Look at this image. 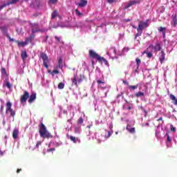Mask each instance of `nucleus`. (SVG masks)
<instances>
[{
  "label": "nucleus",
  "mask_w": 177,
  "mask_h": 177,
  "mask_svg": "<svg viewBox=\"0 0 177 177\" xmlns=\"http://www.w3.org/2000/svg\"><path fill=\"white\" fill-rule=\"evenodd\" d=\"M39 133L41 136V138H43L44 139H50L53 138V136L46 129V127L44 123H41L39 126Z\"/></svg>",
  "instance_id": "f257e3e1"
},
{
  "label": "nucleus",
  "mask_w": 177,
  "mask_h": 177,
  "mask_svg": "<svg viewBox=\"0 0 177 177\" xmlns=\"http://www.w3.org/2000/svg\"><path fill=\"white\" fill-rule=\"evenodd\" d=\"M88 55L91 59H95V60H97V62H100V63H104L105 66H109V61L105 59L104 57H100V55L93 50H89Z\"/></svg>",
  "instance_id": "f03ea898"
},
{
  "label": "nucleus",
  "mask_w": 177,
  "mask_h": 177,
  "mask_svg": "<svg viewBox=\"0 0 177 177\" xmlns=\"http://www.w3.org/2000/svg\"><path fill=\"white\" fill-rule=\"evenodd\" d=\"M6 114H7V115H10V117H12L13 118H15L16 115V111L12 109V102H8L6 103Z\"/></svg>",
  "instance_id": "7ed1b4c3"
},
{
  "label": "nucleus",
  "mask_w": 177,
  "mask_h": 177,
  "mask_svg": "<svg viewBox=\"0 0 177 177\" xmlns=\"http://www.w3.org/2000/svg\"><path fill=\"white\" fill-rule=\"evenodd\" d=\"M30 26L32 27V34H35V32H45L46 31H48L46 29L41 30L38 29L39 24L37 23L30 24Z\"/></svg>",
  "instance_id": "20e7f679"
},
{
  "label": "nucleus",
  "mask_w": 177,
  "mask_h": 177,
  "mask_svg": "<svg viewBox=\"0 0 177 177\" xmlns=\"http://www.w3.org/2000/svg\"><path fill=\"white\" fill-rule=\"evenodd\" d=\"M40 57L43 60V66H44L46 68H49V65H48V63H49V58L48 57V55L44 53H41L40 54Z\"/></svg>",
  "instance_id": "39448f33"
},
{
  "label": "nucleus",
  "mask_w": 177,
  "mask_h": 177,
  "mask_svg": "<svg viewBox=\"0 0 177 177\" xmlns=\"http://www.w3.org/2000/svg\"><path fill=\"white\" fill-rule=\"evenodd\" d=\"M28 97H30V93L27 91H24V94L22 95L20 98L21 103H26Z\"/></svg>",
  "instance_id": "423d86ee"
},
{
  "label": "nucleus",
  "mask_w": 177,
  "mask_h": 177,
  "mask_svg": "<svg viewBox=\"0 0 177 177\" xmlns=\"http://www.w3.org/2000/svg\"><path fill=\"white\" fill-rule=\"evenodd\" d=\"M149 27V24L147 22L140 21L138 24V30L143 31L144 28H147Z\"/></svg>",
  "instance_id": "0eeeda50"
},
{
  "label": "nucleus",
  "mask_w": 177,
  "mask_h": 177,
  "mask_svg": "<svg viewBox=\"0 0 177 177\" xmlns=\"http://www.w3.org/2000/svg\"><path fill=\"white\" fill-rule=\"evenodd\" d=\"M149 48V49L152 48V49H154L155 52H160V50H161V45L159 43H157L155 46L151 44Z\"/></svg>",
  "instance_id": "6e6552de"
},
{
  "label": "nucleus",
  "mask_w": 177,
  "mask_h": 177,
  "mask_svg": "<svg viewBox=\"0 0 177 177\" xmlns=\"http://www.w3.org/2000/svg\"><path fill=\"white\" fill-rule=\"evenodd\" d=\"M79 8H85L88 5V1L86 0H80V2L77 4Z\"/></svg>",
  "instance_id": "1a4fd4ad"
},
{
  "label": "nucleus",
  "mask_w": 177,
  "mask_h": 177,
  "mask_svg": "<svg viewBox=\"0 0 177 177\" xmlns=\"http://www.w3.org/2000/svg\"><path fill=\"white\" fill-rule=\"evenodd\" d=\"M35 99H37V93H33L31 94V95L29 97L28 100V103H32L34 102V100H35Z\"/></svg>",
  "instance_id": "9d476101"
},
{
  "label": "nucleus",
  "mask_w": 177,
  "mask_h": 177,
  "mask_svg": "<svg viewBox=\"0 0 177 177\" xmlns=\"http://www.w3.org/2000/svg\"><path fill=\"white\" fill-rule=\"evenodd\" d=\"M159 60H160L161 64H162V63H164V61L165 60V53H164V50H162L160 52V56L159 57Z\"/></svg>",
  "instance_id": "9b49d317"
},
{
  "label": "nucleus",
  "mask_w": 177,
  "mask_h": 177,
  "mask_svg": "<svg viewBox=\"0 0 177 177\" xmlns=\"http://www.w3.org/2000/svg\"><path fill=\"white\" fill-rule=\"evenodd\" d=\"M72 85H75L76 88H78V80H77V75H74L73 78L71 79Z\"/></svg>",
  "instance_id": "f8f14e48"
},
{
  "label": "nucleus",
  "mask_w": 177,
  "mask_h": 177,
  "mask_svg": "<svg viewBox=\"0 0 177 177\" xmlns=\"http://www.w3.org/2000/svg\"><path fill=\"white\" fill-rule=\"evenodd\" d=\"M127 131L129 132V133H135V127H131L129 124H127L126 127Z\"/></svg>",
  "instance_id": "ddd939ff"
},
{
  "label": "nucleus",
  "mask_w": 177,
  "mask_h": 177,
  "mask_svg": "<svg viewBox=\"0 0 177 177\" xmlns=\"http://www.w3.org/2000/svg\"><path fill=\"white\" fill-rule=\"evenodd\" d=\"M149 49H150V48H147L144 52L143 53H145L147 55V57L151 58L153 57V54L149 50Z\"/></svg>",
  "instance_id": "4468645a"
},
{
  "label": "nucleus",
  "mask_w": 177,
  "mask_h": 177,
  "mask_svg": "<svg viewBox=\"0 0 177 177\" xmlns=\"http://www.w3.org/2000/svg\"><path fill=\"white\" fill-rule=\"evenodd\" d=\"M19 137V129H15L12 132V138L13 139H16Z\"/></svg>",
  "instance_id": "2eb2a0df"
},
{
  "label": "nucleus",
  "mask_w": 177,
  "mask_h": 177,
  "mask_svg": "<svg viewBox=\"0 0 177 177\" xmlns=\"http://www.w3.org/2000/svg\"><path fill=\"white\" fill-rule=\"evenodd\" d=\"M69 139L71 140V142H73V143H77V142H79V143L81 142V140L80 139H78V138H75L73 136H71L69 137Z\"/></svg>",
  "instance_id": "dca6fc26"
},
{
  "label": "nucleus",
  "mask_w": 177,
  "mask_h": 177,
  "mask_svg": "<svg viewBox=\"0 0 177 177\" xmlns=\"http://www.w3.org/2000/svg\"><path fill=\"white\" fill-rule=\"evenodd\" d=\"M136 1H130L129 3H127V5L126 6V9H128V8H131V6H133V5H136Z\"/></svg>",
  "instance_id": "f3484780"
},
{
  "label": "nucleus",
  "mask_w": 177,
  "mask_h": 177,
  "mask_svg": "<svg viewBox=\"0 0 177 177\" xmlns=\"http://www.w3.org/2000/svg\"><path fill=\"white\" fill-rule=\"evenodd\" d=\"M28 55H27V51H21V57L22 60H26L27 59Z\"/></svg>",
  "instance_id": "a211bd4d"
},
{
  "label": "nucleus",
  "mask_w": 177,
  "mask_h": 177,
  "mask_svg": "<svg viewBox=\"0 0 177 177\" xmlns=\"http://www.w3.org/2000/svg\"><path fill=\"white\" fill-rule=\"evenodd\" d=\"M170 99L171 100H173V103L174 104H175V106H177V99H176V97H175V95L171 94L170 95Z\"/></svg>",
  "instance_id": "6ab92c4d"
},
{
  "label": "nucleus",
  "mask_w": 177,
  "mask_h": 177,
  "mask_svg": "<svg viewBox=\"0 0 177 177\" xmlns=\"http://www.w3.org/2000/svg\"><path fill=\"white\" fill-rule=\"evenodd\" d=\"M16 44H18V46H26V45H27V42L24 41H19V40H15Z\"/></svg>",
  "instance_id": "aec40b11"
},
{
  "label": "nucleus",
  "mask_w": 177,
  "mask_h": 177,
  "mask_svg": "<svg viewBox=\"0 0 177 177\" xmlns=\"http://www.w3.org/2000/svg\"><path fill=\"white\" fill-rule=\"evenodd\" d=\"M172 21L174 27L177 26V16L176 15H172Z\"/></svg>",
  "instance_id": "412c9836"
},
{
  "label": "nucleus",
  "mask_w": 177,
  "mask_h": 177,
  "mask_svg": "<svg viewBox=\"0 0 177 177\" xmlns=\"http://www.w3.org/2000/svg\"><path fill=\"white\" fill-rule=\"evenodd\" d=\"M97 84L101 88L102 85H104L105 82L104 80H97Z\"/></svg>",
  "instance_id": "4be33fe9"
},
{
  "label": "nucleus",
  "mask_w": 177,
  "mask_h": 177,
  "mask_svg": "<svg viewBox=\"0 0 177 177\" xmlns=\"http://www.w3.org/2000/svg\"><path fill=\"white\" fill-rule=\"evenodd\" d=\"M142 96H145V93L144 92H138L135 93V97H140Z\"/></svg>",
  "instance_id": "5701e85b"
},
{
  "label": "nucleus",
  "mask_w": 177,
  "mask_h": 177,
  "mask_svg": "<svg viewBox=\"0 0 177 177\" xmlns=\"http://www.w3.org/2000/svg\"><path fill=\"white\" fill-rule=\"evenodd\" d=\"M138 86H139L138 84H136V85H134V86L129 85V89H130V91H135V89H138Z\"/></svg>",
  "instance_id": "b1692460"
},
{
  "label": "nucleus",
  "mask_w": 177,
  "mask_h": 177,
  "mask_svg": "<svg viewBox=\"0 0 177 177\" xmlns=\"http://www.w3.org/2000/svg\"><path fill=\"white\" fill-rule=\"evenodd\" d=\"M84 78H85V76L84 75H80V78L77 79L78 84H81L84 81Z\"/></svg>",
  "instance_id": "393cba45"
},
{
  "label": "nucleus",
  "mask_w": 177,
  "mask_h": 177,
  "mask_svg": "<svg viewBox=\"0 0 177 177\" xmlns=\"http://www.w3.org/2000/svg\"><path fill=\"white\" fill-rule=\"evenodd\" d=\"M137 31H138V32L135 35V39H136V38H138V37H140V35H142V30H140L137 28Z\"/></svg>",
  "instance_id": "a878e982"
},
{
  "label": "nucleus",
  "mask_w": 177,
  "mask_h": 177,
  "mask_svg": "<svg viewBox=\"0 0 177 177\" xmlns=\"http://www.w3.org/2000/svg\"><path fill=\"white\" fill-rule=\"evenodd\" d=\"M57 17V11L54 10L51 14V19H56Z\"/></svg>",
  "instance_id": "bb28decb"
},
{
  "label": "nucleus",
  "mask_w": 177,
  "mask_h": 177,
  "mask_svg": "<svg viewBox=\"0 0 177 177\" xmlns=\"http://www.w3.org/2000/svg\"><path fill=\"white\" fill-rule=\"evenodd\" d=\"M136 64H137V70L139 68V66H140V63H142V61L139 58L136 59Z\"/></svg>",
  "instance_id": "cd10ccee"
},
{
  "label": "nucleus",
  "mask_w": 177,
  "mask_h": 177,
  "mask_svg": "<svg viewBox=\"0 0 177 177\" xmlns=\"http://www.w3.org/2000/svg\"><path fill=\"white\" fill-rule=\"evenodd\" d=\"M58 89H64V83L63 82L59 83Z\"/></svg>",
  "instance_id": "c85d7f7f"
},
{
  "label": "nucleus",
  "mask_w": 177,
  "mask_h": 177,
  "mask_svg": "<svg viewBox=\"0 0 177 177\" xmlns=\"http://www.w3.org/2000/svg\"><path fill=\"white\" fill-rule=\"evenodd\" d=\"M77 124H79L80 125L84 124V119L82 118V117H80L78 120H77Z\"/></svg>",
  "instance_id": "c756f323"
},
{
  "label": "nucleus",
  "mask_w": 177,
  "mask_h": 177,
  "mask_svg": "<svg viewBox=\"0 0 177 177\" xmlns=\"http://www.w3.org/2000/svg\"><path fill=\"white\" fill-rule=\"evenodd\" d=\"M166 30H167V28H163L162 26H160L158 28V31H160V32H165Z\"/></svg>",
  "instance_id": "7c9ffc66"
},
{
  "label": "nucleus",
  "mask_w": 177,
  "mask_h": 177,
  "mask_svg": "<svg viewBox=\"0 0 177 177\" xmlns=\"http://www.w3.org/2000/svg\"><path fill=\"white\" fill-rule=\"evenodd\" d=\"M122 97V99H124V93L121 92L120 93H119L117 96H116V99L119 100L120 97Z\"/></svg>",
  "instance_id": "2f4dec72"
},
{
  "label": "nucleus",
  "mask_w": 177,
  "mask_h": 177,
  "mask_svg": "<svg viewBox=\"0 0 177 177\" xmlns=\"http://www.w3.org/2000/svg\"><path fill=\"white\" fill-rule=\"evenodd\" d=\"M1 74H3V75H8V73L6 72V69H5V68H1Z\"/></svg>",
  "instance_id": "473e14b6"
},
{
  "label": "nucleus",
  "mask_w": 177,
  "mask_h": 177,
  "mask_svg": "<svg viewBox=\"0 0 177 177\" xmlns=\"http://www.w3.org/2000/svg\"><path fill=\"white\" fill-rule=\"evenodd\" d=\"M19 1H20V0H10L9 2H10V3H11V5H16V3H17V2H19Z\"/></svg>",
  "instance_id": "72a5a7b5"
},
{
  "label": "nucleus",
  "mask_w": 177,
  "mask_h": 177,
  "mask_svg": "<svg viewBox=\"0 0 177 177\" xmlns=\"http://www.w3.org/2000/svg\"><path fill=\"white\" fill-rule=\"evenodd\" d=\"M170 131L171 132H176V129L175 128V127H174V125L171 124L170 125Z\"/></svg>",
  "instance_id": "f704fd0d"
},
{
  "label": "nucleus",
  "mask_w": 177,
  "mask_h": 177,
  "mask_svg": "<svg viewBox=\"0 0 177 177\" xmlns=\"http://www.w3.org/2000/svg\"><path fill=\"white\" fill-rule=\"evenodd\" d=\"M6 86H7V88H8V89H10V88H12V84H10V82H6Z\"/></svg>",
  "instance_id": "c9c22d12"
},
{
  "label": "nucleus",
  "mask_w": 177,
  "mask_h": 177,
  "mask_svg": "<svg viewBox=\"0 0 177 177\" xmlns=\"http://www.w3.org/2000/svg\"><path fill=\"white\" fill-rule=\"evenodd\" d=\"M166 136H167V142L169 143H171V142H172V139H171V138L169 137V134L166 133Z\"/></svg>",
  "instance_id": "e433bc0d"
},
{
  "label": "nucleus",
  "mask_w": 177,
  "mask_h": 177,
  "mask_svg": "<svg viewBox=\"0 0 177 177\" xmlns=\"http://www.w3.org/2000/svg\"><path fill=\"white\" fill-rule=\"evenodd\" d=\"M9 5H11L10 1H8L6 3L1 5V8H3H3H6V6H9Z\"/></svg>",
  "instance_id": "4c0bfd02"
},
{
  "label": "nucleus",
  "mask_w": 177,
  "mask_h": 177,
  "mask_svg": "<svg viewBox=\"0 0 177 177\" xmlns=\"http://www.w3.org/2000/svg\"><path fill=\"white\" fill-rule=\"evenodd\" d=\"M41 145H42V141H38L36 144V149H39V146H41Z\"/></svg>",
  "instance_id": "58836bf2"
},
{
  "label": "nucleus",
  "mask_w": 177,
  "mask_h": 177,
  "mask_svg": "<svg viewBox=\"0 0 177 177\" xmlns=\"http://www.w3.org/2000/svg\"><path fill=\"white\" fill-rule=\"evenodd\" d=\"M108 3H115L118 0H107Z\"/></svg>",
  "instance_id": "ea45409f"
},
{
  "label": "nucleus",
  "mask_w": 177,
  "mask_h": 177,
  "mask_svg": "<svg viewBox=\"0 0 177 177\" xmlns=\"http://www.w3.org/2000/svg\"><path fill=\"white\" fill-rule=\"evenodd\" d=\"M57 68H63V64L57 62Z\"/></svg>",
  "instance_id": "a19ab883"
},
{
  "label": "nucleus",
  "mask_w": 177,
  "mask_h": 177,
  "mask_svg": "<svg viewBox=\"0 0 177 177\" xmlns=\"http://www.w3.org/2000/svg\"><path fill=\"white\" fill-rule=\"evenodd\" d=\"M55 38L56 41H57V42H60L61 44H64V41H60V37H59L57 36H55Z\"/></svg>",
  "instance_id": "79ce46f5"
},
{
  "label": "nucleus",
  "mask_w": 177,
  "mask_h": 177,
  "mask_svg": "<svg viewBox=\"0 0 177 177\" xmlns=\"http://www.w3.org/2000/svg\"><path fill=\"white\" fill-rule=\"evenodd\" d=\"M75 13L77 16H82V13H81V12H80L78 10H75Z\"/></svg>",
  "instance_id": "37998d69"
},
{
  "label": "nucleus",
  "mask_w": 177,
  "mask_h": 177,
  "mask_svg": "<svg viewBox=\"0 0 177 177\" xmlns=\"http://www.w3.org/2000/svg\"><path fill=\"white\" fill-rule=\"evenodd\" d=\"M55 150H56V149H55V148H50V149H47V152L50 153V151H55Z\"/></svg>",
  "instance_id": "c03bdc74"
},
{
  "label": "nucleus",
  "mask_w": 177,
  "mask_h": 177,
  "mask_svg": "<svg viewBox=\"0 0 177 177\" xmlns=\"http://www.w3.org/2000/svg\"><path fill=\"white\" fill-rule=\"evenodd\" d=\"M122 82L124 84V85H127L128 88L129 87V82H128V81L123 80Z\"/></svg>",
  "instance_id": "a18cd8bd"
},
{
  "label": "nucleus",
  "mask_w": 177,
  "mask_h": 177,
  "mask_svg": "<svg viewBox=\"0 0 177 177\" xmlns=\"http://www.w3.org/2000/svg\"><path fill=\"white\" fill-rule=\"evenodd\" d=\"M57 63L63 64V57H59V59H58V62Z\"/></svg>",
  "instance_id": "49530a36"
},
{
  "label": "nucleus",
  "mask_w": 177,
  "mask_h": 177,
  "mask_svg": "<svg viewBox=\"0 0 177 177\" xmlns=\"http://www.w3.org/2000/svg\"><path fill=\"white\" fill-rule=\"evenodd\" d=\"M51 74L53 75V74H59V71L57 70H53L51 73Z\"/></svg>",
  "instance_id": "de8ad7c7"
},
{
  "label": "nucleus",
  "mask_w": 177,
  "mask_h": 177,
  "mask_svg": "<svg viewBox=\"0 0 177 177\" xmlns=\"http://www.w3.org/2000/svg\"><path fill=\"white\" fill-rule=\"evenodd\" d=\"M56 2H57V0H50V3L55 4Z\"/></svg>",
  "instance_id": "09e8293b"
},
{
  "label": "nucleus",
  "mask_w": 177,
  "mask_h": 177,
  "mask_svg": "<svg viewBox=\"0 0 177 177\" xmlns=\"http://www.w3.org/2000/svg\"><path fill=\"white\" fill-rule=\"evenodd\" d=\"M111 136V133L110 131H108V136H106V138H109Z\"/></svg>",
  "instance_id": "8fccbe9b"
},
{
  "label": "nucleus",
  "mask_w": 177,
  "mask_h": 177,
  "mask_svg": "<svg viewBox=\"0 0 177 177\" xmlns=\"http://www.w3.org/2000/svg\"><path fill=\"white\" fill-rule=\"evenodd\" d=\"M32 38H34V35H31L29 39H27L26 41H31V39H32Z\"/></svg>",
  "instance_id": "3c124183"
},
{
  "label": "nucleus",
  "mask_w": 177,
  "mask_h": 177,
  "mask_svg": "<svg viewBox=\"0 0 177 177\" xmlns=\"http://www.w3.org/2000/svg\"><path fill=\"white\" fill-rule=\"evenodd\" d=\"M20 172H21V169H18L17 170V174H20Z\"/></svg>",
  "instance_id": "603ef678"
},
{
  "label": "nucleus",
  "mask_w": 177,
  "mask_h": 177,
  "mask_svg": "<svg viewBox=\"0 0 177 177\" xmlns=\"http://www.w3.org/2000/svg\"><path fill=\"white\" fill-rule=\"evenodd\" d=\"M48 38H49V36H46V39L44 40V42H46L48 41Z\"/></svg>",
  "instance_id": "864d4df0"
},
{
  "label": "nucleus",
  "mask_w": 177,
  "mask_h": 177,
  "mask_svg": "<svg viewBox=\"0 0 177 177\" xmlns=\"http://www.w3.org/2000/svg\"><path fill=\"white\" fill-rule=\"evenodd\" d=\"M72 120H73V118H72L71 119H68V120H67V122H71Z\"/></svg>",
  "instance_id": "5fc2aeb1"
},
{
  "label": "nucleus",
  "mask_w": 177,
  "mask_h": 177,
  "mask_svg": "<svg viewBox=\"0 0 177 177\" xmlns=\"http://www.w3.org/2000/svg\"><path fill=\"white\" fill-rule=\"evenodd\" d=\"M157 121H162V118H160L157 120Z\"/></svg>",
  "instance_id": "6e6d98bb"
},
{
  "label": "nucleus",
  "mask_w": 177,
  "mask_h": 177,
  "mask_svg": "<svg viewBox=\"0 0 177 177\" xmlns=\"http://www.w3.org/2000/svg\"><path fill=\"white\" fill-rule=\"evenodd\" d=\"M1 111H3V106H1Z\"/></svg>",
  "instance_id": "4d7b16f0"
},
{
  "label": "nucleus",
  "mask_w": 177,
  "mask_h": 177,
  "mask_svg": "<svg viewBox=\"0 0 177 177\" xmlns=\"http://www.w3.org/2000/svg\"><path fill=\"white\" fill-rule=\"evenodd\" d=\"M163 38H165V32H162Z\"/></svg>",
  "instance_id": "13d9d810"
},
{
  "label": "nucleus",
  "mask_w": 177,
  "mask_h": 177,
  "mask_svg": "<svg viewBox=\"0 0 177 177\" xmlns=\"http://www.w3.org/2000/svg\"><path fill=\"white\" fill-rule=\"evenodd\" d=\"M9 39H10V41H15V39H13L10 38V37H9Z\"/></svg>",
  "instance_id": "bf43d9fd"
},
{
  "label": "nucleus",
  "mask_w": 177,
  "mask_h": 177,
  "mask_svg": "<svg viewBox=\"0 0 177 177\" xmlns=\"http://www.w3.org/2000/svg\"><path fill=\"white\" fill-rule=\"evenodd\" d=\"M91 127H92V125H88V126H87V128H88V129H91Z\"/></svg>",
  "instance_id": "052dcab7"
},
{
  "label": "nucleus",
  "mask_w": 177,
  "mask_h": 177,
  "mask_svg": "<svg viewBox=\"0 0 177 177\" xmlns=\"http://www.w3.org/2000/svg\"><path fill=\"white\" fill-rule=\"evenodd\" d=\"M113 52H114V53H117V50H115V48H113Z\"/></svg>",
  "instance_id": "680f3d73"
},
{
  "label": "nucleus",
  "mask_w": 177,
  "mask_h": 177,
  "mask_svg": "<svg viewBox=\"0 0 177 177\" xmlns=\"http://www.w3.org/2000/svg\"><path fill=\"white\" fill-rule=\"evenodd\" d=\"M145 125H146L147 127H149V125H150V124L146 123Z\"/></svg>",
  "instance_id": "e2e57ef3"
},
{
  "label": "nucleus",
  "mask_w": 177,
  "mask_h": 177,
  "mask_svg": "<svg viewBox=\"0 0 177 177\" xmlns=\"http://www.w3.org/2000/svg\"><path fill=\"white\" fill-rule=\"evenodd\" d=\"M131 109H132V107H131V106L128 107V110H131Z\"/></svg>",
  "instance_id": "0e129e2a"
},
{
  "label": "nucleus",
  "mask_w": 177,
  "mask_h": 177,
  "mask_svg": "<svg viewBox=\"0 0 177 177\" xmlns=\"http://www.w3.org/2000/svg\"><path fill=\"white\" fill-rule=\"evenodd\" d=\"M2 9H3V8H2V6H0V10H2Z\"/></svg>",
  "instance_id": "69168bd1"
},
{
  "label": "nucleus",
  "mask_w": 177,
  "mask_h": 177,
  "mask_svg": "<svg viewBox=\"0 0 177 177\" xmlns=\"http://www.w3.org/2000/svg\"><path fill=\"white\" fill-rule=\"evenodd\" d=\"M126 21H127V22L131 21V19H128L126 20Z\"/></svg>",
  "instance_id": "338daca9"
},
{
  "label": "nucleus",
  "mask_w": 177,
  "mask_h": 177,
  "mask_svg": "<svg viewBox=\"0 0 177 177\" xmlns=\"http://www.w3.org/2000/svg\"><path fill=\"white\" fill-rule=\"evenodd\" d=\"M92 64L93 66V64H95V62L94 61H92Z\"/></svg>",
  "instance_id": "774afa93"
}]
</instances>
